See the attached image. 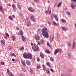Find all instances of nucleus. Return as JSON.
I'll return each mask as SVG.
<instances>
[{"label": "nucleus", "instance_id": "5", "mask_svg": "<svg viewBox=\"0 0 76 76\" xmlns=\"http://www.w3.org/2000/svg\"><path fill=\"white\" fill-rule=\"evenodd\" d=\"M71 6L72 9H75V7H76V3L72 2L71 4Z\"/></svg>", "mask_w": 76, "mask_h": 76}, {"label": "nucleus", "instance_id": "54", "mask_svg": "<svg viewBox=\"0 0 76 76\" xmlns=\"http://www.w3.org/2000/svg\"><path fill=\"white\" fill-rule=\"evenodd\" d=\"M4 38H5V39H7V37H6L5 36L4 37Z\"/></svg>", "mask_w": 76, "mask_h": 76}, {"label": "nucleus", "instance_id": "26", "mask_svg": "<svg viewBox=\"0 0 76 76\" xmlns=\"http://www.w3.org/2000/svg\"><path fill=\"white\" fill-rule=\"evenodd\" d=\"M12 6V8H13V10H15V9H16V6L14 4H13Z\"/></svg>", "mask_w": 76, "mask_h": 76}, {"label": "nucleus", "instance_id": "37", "mask_svg": "<svg viewBox=\"0 0 76 76\" xmlns=\"http://www.w3.org/2000/svg\"><path fill=\"white\" fill-rule=\"evenodd\" d=\"M37 66L38 69H40V65L39 64H37Z\"/></svg>", "mask_w": 76, "mask_h": 76}, {"label": "nucleus", "instance_id": "30", "mask_svg": "<svg viewBox=\"0 0 76 76\" xmlns=\"http://www.w3.org/2000/svg\"><path fill=\"white\" fill-rule=\"evenodd\" d=\"M67 56H68V57H72V55H71V54L70 53H67Z\"/></svg>", "mask_w": 76, "mask_h": 76}, {"label": "nucleus", "instance_id": "31", "mask_svg": "<svg viewBox=\"0 0 76 76\" xmlns=\"http://www.w3.org/2000/svg\"><path fill=\"white\" fill-rule=\"evenodd\" d=\"M48 11L49 12V14L51 13V7H49L48 8Z\"/></svg>", "mask_w": 76, "mask_h": 76}, {"label": "nucleus", "instance_id": "34", "mask_svg": "<svg viewBox=\"0 0 76 76\" xmlns=\"http://www.w3.org/2000/svg\"><path fill=\"white\" fill-rule=\"evenodd\" d=\"M67 14L68 15V16H71V13L69 12H67Z\"/></svg>", "mask_w": 76, "mask_h": 76}, {"label": "nucleus", "instance_id": "60", "mask_svg": "<svg viewBox=\"0 0 76 76\" xmlns=\"http://www.w3.org/2000/svg\"><path fill=\"white\" fill-rule=\"evenodd\" d=\"M12 17L14 18H15V15H12Z\"/></svg>", "mask_w": 76, "mask_h": 76}, {"label": "nucleus", "instance_id": "49", "mask_svg": "<svg viewBox=\"0 0 76 76\" xmlns=\"http://www.w3.org/2000/svg\"><path fill=\"white\" fill-rule=\"evenodd\" d=\"M50 70L51 71V72H52L53 73H54V71H53V69H50Z\"/></svg>", "mask_w": 76, "mask_h": 76}, {"label": "nucleus", "instance_id": "63", "mask_svg": "<svg viewBox=\"0 0 76 76\" xmlns=\"http://www.w3.org/2000/svg\"><path fill=\"white\" fill-rule=\"evenodd\" d=\"M48 13V11H46L45 12V13Z\"/></svg>", "mask_w": 76, "mask_h": 76}, {"label": "nucleus", "instance_id": "14", "mask_svg": "<svg viewBox=\"0 0 76 76\" xmlns=\"http://www.w3.org/2000/svg\"><path fill=\"white\" fill-rule=\"evenodd\" d=\"M21 38L23 41L25 42V41H26V38L23 36L22 35L21 36Z\"/></svg>", "mask_w": 76, "mask_h": 76}, {"label": "nucleus", "instance_id": "52", "mask_svg": "<svg viewBox=\"0 0 76 76\" xmlns=\"http://www.w3.org/2000/svg\"><path fill=\"white\" fill-rule=\"evenodd\" d=\"M34 2H38V0H34Z\"/></svg>", "mask_w": 76, "mask_h": 76}, {"label": "nucleus", "instance_id": "43", "mask_svg": "<svg viewBox=\"0 0 76 76\" xmlns=\"http://www.w3.org/2000/svg\"><path fill=\"white\" fill-rule=\"evenodd\" d=\"M53 24L55 25H56V26H57V23H56L55 22H53Z\"/></svg>", "mask_w": 76, "mask_h": 76}, {"label": "nucleus", "instance_id": "62", "mask_svg": "<svg viewBox=\"0 0 76 76\" xmlns=\"http://www.w3.org/2000/svg\"><path fill=\"white\" fill-rule=\"evenodd\" d=\"M38 45H40V43H39V42H38Z\"/></svg>", "mask_w": 76, "mask_h": 76}, {"label": "nucleus", "instance_id": "32", "mask_svg": "<svg viewBox=\"0 0 76 76\" xmlns=\"http://www.w3.org/2000/svg\"><path fill=\"white\" fill-rule=\"evenodd\" d=\"M9 18L10 20H12V19H13V18L12 17V16H10L9 17Z\"/></svg>", "mask_w": 76, "mask_h": 76}, {"label": "nucleus", "instance_id": "20", "mask_svg": "<svg viewBox=\"0 0 76 76\" xmlns=\"http://www.w3.org/2000/svg\"><path fill=\"white\" fill-rule=\"evenodd\" d=\"M12 39L13 41H15V39H16V37L15 36L13 35L12 36Z\"/></svg>", "mask_w": 76, "mask_h": 76}, {"label": "nucleus", "instance_id": "45", "mask_svg": "<svg viewBox=\"0 0 76 76\" xmlns=\"http://www.w3.org/2000/svg\"><path fill=\"white\" fill-rule=\"evenodd\" d=\"M37 60L38 61H40V59L38 57L37 58Z\"/></svg>", "mask_w": 76, "mask_h": 76}, {"label": "nucleus", "instance_id": "4", "mask_svg": "<svg viewBox=\"0 0 76 76\" xmlns=\"http://www.w3.org/2000/svg\"><path fill=\"white\" fill-rule=\"evenodd\" d=\"M58 53H59L60 54H61V53H62V50L60 48L59 49H57L55 50V51L54 52L55 54H57Z\"/></svg>", "mask_w": 76, "mask_h": 76}, {"label": "nucleus", "instance_id": "10", "mask_svg": "<svg viewBox=\"0 0 76 76\" xmlns=\"http://www.w3.org/2000/svg\"><path fill=\"white\" fill-rule=\"evenodd\" d=\"M28 10L30 12H34V10L33 8H32L31 7H30L28 8Z\"/></svg>", "mask_w": 76, "mask_h": 76}, {"label": "nucleus", "instance_id": "1", "mask_svg": "<svg viewBox=\"0 0 76 76\" xmlns=\"http://www.w3.org/2000/svg\"><path fill=\"white\" fill-rule=\"evenodd\" d=\"M47 29L46 28L44 27L42 29V35H43L44 37L47 38H48V33L47 31Z\"/></svg>", "mask_w": 76, "mask_h": 76}, {"label": "nucleus", "instance_id": "3", "mask_svg": "<svg viewBox=\"0 0 76 76\" xmlns=\"http://www.w3.org/2000/svg\"><path fill=\"white\" fill-rule=\"evenodd\" d=\"M32 48L34 51H38L39 50V47L35 44H34L32 46Z\"/></svg>", "mask_w": 76, "mask_h": 76}, {"label": "nucleus", "instance_id": "39", "mask_svg": "<svg viewBox=\"0 0 76 76\" xmlns=\"http://www.w3.org/2000/svg\"><path fill=\"white\" fill-rule=\"evenodd\" d=\"M47 74H48V75H50V71H49V70H47Z\"/></svg>", "mask_w": 76, "mask_h": 76}, {"label": "nucleus", "instance_id": "36", "mask_svg": "<svg viewBox=\"0 0 76 76\" xmlns=\"http://www.w3.org/2000/svg\"><path fill=\"white\" fill-rule=\"evenodd\" d=\"M45 52L46 53H48V54H50V51H48V50H47L46 51H45Z\"/></svg>", "mask_w": 76, "mask_h": 76}, {"label": "nucleus", "instance_id": "51", "mask_svg": "<svg viewBox=\"0 0 76 76\" xmlns=\"http://www.w3.org/2000/svg\"><path fill=\"white\" fill-rule=\"evenodd\" d=\"M3 9V7H2L1 6H0V10H1Z\"/></svg>", "mask_w": 76, "mask_h": 76}, {"label": "nucleus", "instance_id": "24", "mask_svg": "<svg viewBox=\"0 0 76 76\" xmlns=\"http://www.w3.org/2000/svg\"><path fill=\"white\" fill-rule=\"evenodd\" d=\"M40 55L41 57L42 58H44V54H43V53L41 52L40 53Z\"/></svg>", "mask_w": 76, "mask_h": 76}, {"label": "nucleus", "instance_id": "15", "mask_svg": "<svg viewBox=\"0 0 76 76\" xmlns=\"http://www.w3.org/2000/svg\"><path fill=\"white\" fill-rule=\"evenodd\" d=\"M21 63L23 66L25 67V61H23V60H22Z\"/></svg>", "mask_w": 76, "mask_h": 76}, {"label": "nucleus", "instance_id": "56", "mask_svg": "<svg viewBox=\"0 0 76 76\" xmlns=\"http://www.w3.org/2000/svg\"><path fill=\"white\" fill-rule=\"evenodd\" d=\"M48 23L49 24V25H50V24H51V23L49 21H48Z\"/></svg>", "mask_w": 76, "mask_h": 76}, {"label": "nucleus", "instance_id": "12", "mask_svg": "<svg viewBox=\"0 0 76 76\" xmlns=\"http://www.w3.org/2000/svg\"><path fill=\"white\" fill-rule=\"evenodd\" d=\"M39 36H35V38L36 40L37 41H39Z\"/></svg>", "mask_w": 76, "mask_h": 76}, {"label": "nucleus", "instance_id": "17", "mask_svg": "<svg viewBox=\"0 0 76 76\" xmlns=\"http://www.w3.org/2000/svg\"><path fill=\"white\" fill-rule=\"evenodd\" d=\"M46 64L48 66H49L50 67V68H52V67H51V66L50 65V63L48 62H46Z\"/></svg>", "mask_w": 76, "mask_h": 76}, {"label": "nucleus", "instance_id": "27", "mask_svg": "<svg viewBox=\"0 0 76 76\" xmlns=\"http://www.w3.org/2000/svg\"><path fill=\"white\" fill-rule=\"evenodd\" d=\"M20 35H23V33L22 30H21L20 31Z\"/></svg>", "mask_w": 76, "mask_h": 76}, {"label": "nucleus", "instance_id": "2", "mask_svg": "<svg viewBox=\"0 0 76 76\" xmlns=\"http://www.w3.org/2000/svg\"><path fill=\"white\" fill-rule=\"evenodd\" d=\"M23 57L25 58H29V59H32V55L29 53H24L23 54Z\"/></svg>", "mask_w": 76, "mask_h": 76}, {"label": "nucleus", "instance_id": "9", "mask_svg": "<svg viewBox=\"0 0 76 76\" xmlns=\"http://www.w3.org/2000/svg\"><path fill=\"white\" fill-rule=\"evenodd\" d=\"M1 45H5V42H4V40L2 39L1 40Z\"/></svg>", "mask_w": 76, "mask_h": 76}, {"label": "nucleus", "instance_id": "21", "mask_svg": "<svg viewBox=\"0 0 76 76\" xmlns=\"http://www.w3.org/2000/svg\"><path fill=\"white\" fill-rule=\"evenodd\" d=\"M61 28L62 30H63V31H66L67 30V28H66V27H62Z\"/></svg>", "mask_w": 76, "mask_h": 76}, {"label": "nucleus", "instance_id": "58", "mask_svg": "<svg viewBox=\"0 0 76 76\" xmlns=\"http://www.w3.org/2000/svg\"><path fill=\"white\" fill-rule=\"evenodd\" d=\"M12 60L13 61H15V59L14 58H12Z\"/></svg>", "mask_w": 76, "mask_h": 76}, {"label": "nucleus", "instance_id": "6", "mask_svg": "<svg viewBox=\"0 0 76 76\" xmlns=\"http://www.w3.org/2000/svg\"><path fill=\"white\" fill-rule=\"evenodd\" d=\"M7 69V73L9 76H14L13 74H12V72H10L9 69Z\"/></svg>", "mask_w": 76, "mask_h": 76}, {"label": "nucleus", "instance_id": "8", "mask_svg": "<svg viewBox=\"0 0 76 76\" xmlns=\"http://www.w3.org/2000/svg\"><path fill=\"white\" fill-rule=\"evenodd\" d=\"M28 19H26L25 21L27 23V26H31V23H30V21H28Z\"/></svg>", "mask_w": 76, "mask_h": 76}, {"label": "nucleus", "instance_id": "18", "mask_svg": "<svg viewBox=\"0 0 76 76\" xmlns=\"http://www.w3.org/2000/svg\"><path fill=\"white\" fill-rule=\"evenodd\" d=\"M40 43L41 44H42H42H44V41L43 39H41L40 40Z\"/></svg>", "mask_w": 76, "mask_h": 76}, {"label": "nucleus", "instance_id": "41", "mask_svg": "<svg viewBox=\"0 0 76 76\" xmlns=\"http://www.w3.org/2000/svg\"><path fill=\"white\" fill-rule=\"evenodd\" d=\"M50 59L51 61H54V60H53V58H52V57H51L50 58Z\"/></svg>", "mask_w": 76, "mask_h": 76}, {"label": "nucleus", "instance_id": "59", "mask_svg": "<svg viewBox=\"0 0 76 76\" xmlns=\"http://www.w3.org/2000/svg\"><path fill=\"white\" fill-rule=\"evenodd\" d=\"M34 44H33V43H31V45H32V46Z\"/></svg>", "mask_w": 76, "mask_h": 76}, {"label": "nucleus", "instance_id": "50", "mask_svg": "<svg viewBox=\"0 0 76 76\" xmlns=\"http://www.w3.org/2000/svg\"><path fill=\"white\" fill-rule=\"evenodd\" d=\"M1 64H2V65H4V62H1Z\"/></svg>", "mask_w": 76, "mask_h": 76}, {"label": "nucleus", "instance_id": "38", "mask_svg": "<svg viewBox=\"0 0 76 76\" xmlns=\"http://www.w3.org/2000/svg\"><path fill=\"white\" fill-rule=\"evenodd\" d=\"M22 70L23 72H24L26 73V70L25 68L23 69Z\"/></svg>", "mask_w": 76, "mask_h": 76}, {"label": "nucleus", "instance_id": "22", "mask_svg": "<svg viewBox=\"0 0 76 76\" xmlns=\"http://www.w3.org/2000/svg\"><path fill=\"white\" fill-rule=\"evenodd\" d=\"M17 6H18V7L19 9H21V7L20 6V4H19V3H18L17 4Z\"/></svg>", "mask_w": 76, "mask_h": 76}, {"label": "nucleus", "instance_id": "13", "mask_svg": "<svg viewBox=\"0 0 76 76\" xmlns=\"http://www.w3.org/2000/svg\"><path fill=\"white\" fill-rule=\"evenodd\" d=\"M76 47V43H75V42H73V45H72V49H74Z\"/></svg>", "mask_w": 76, "mask_h": 76}, {"label": "nucleus", "instance_id": "11", "mask_svg": "<svg viewBox=\"0 0 76 76\" xmlns=\"http://www.w3.org/2000/svg\"><path fill=\"white\" fill-rule=\"evenodd\" d=\"M26 64H27V65H28V66H30V65H31V64L30 63V61H29V60H26Z\"/></svg>", "mask_w": 76, "mask_h": 76}, {"label": "nucleus", "instance_id": "61", "mask_svg": "<svg viewBox=\"0 0 76 76\" xmlns=\"http://www.w3.org/2000/svg\"><path fill=\"white\" fill-rule=\"evenodd\" d=\"M16 34H17L18 35H19V32H16Z\"/></svg>", "mask_w": 76, "mask_h": 76}, {"label": "nucleus", "instance_id": "33", "mask_svg": "<svg viewBox=\"0 0 76 76\" xmlns=\"http://www.w3.org/2000/svg\"><path fill=\"white\" fill-rule=\"evenodd\" d=\"M8 49L9 50H12V47L11 46H9L8 47Z\"/></svg>", "mask_w": 76, "mask_h": 76}, {"label": "nucleus", "instance_id": "48", "mask_svg": "<svg viewBox=\"0 0 76 76\" xmlns=\"http://www.w3.org/2000/svg\"><path fill=\"white\" fill-rule=\"evenodd\" d=\"M57 2H56L55 4L54 5L55 7H56V6H57Z\"/></svg>", "mask_w": 76, "mask_h": 76}, {"label": "nucleus", "instance_id": "28", "mask_svg": "<svg viewBox=\"0 0 76 76\" xmlns=\"http://www.w3.org/2000/svg\"><path fill=\"white\" fill-rule=\"evenodd\" d=\"M24 49V47H20L19 50H20V51H22V50H23Z\"/></svg>", "mask_w": 76, "mask_h": 76}, {"label": "nucleus", "instance_id": "47", "mask_svg": "<svg viewBox=\"0 0 76 76\" xmlns=\"http://www.w3.org/2000/svg\"><path fill=\"white\" fill-rule=\"evenodd\" d=\"M12 56H14V57H16V55L15 53H13L12 55Z\"/></svg>", "mask_w": 76, "mask_h": 76}, {"label": "nucleus", "instance_id": "40", "mask_svg": "<svg viewBox=\"0 0 76 76\" xmlns=\"http://www.w3.org/2000/svg\"><path fill=\"white\" fill-rule=\"evenodd\" d=\"M5 34L6 36V37H9V34H7V33H5Z\"/></svg>", "mask_w": 76, "mask_h": 76}, {"label": "nucleus", "instance_id": "42", "mask_svg": "<svg viewBox=\"0 0 76 76\" xmlns=\"http://www.w3.org/2000/svg\"><path fill=\"white\" fill-rule=\"evenodd\" d=\"M71 45V43L69 42L68 43V46H69V47H70Z\"/></svg>", "mask_w": 76, "mask_h": 76}, {"label": "nucleus", "instance_id": "44", "mask_svg": "<svg viewBox=\"0 0 76 76\" xmlns=\"http://www.w3.org/2000/svg\"><path fill=\"white\" fill-rule=\"evenodd\" d=\"M71 1H72V2L74 1V2H75V3H76L75 4H76V0H72Z\"/></svg>", "mask_w": 76, "mask_h": 76}, {"label": "nucleus", "instance_id": "7", "mask_svg": "<svg viewBox=\"0 0 76 76\" xmlns=\"http://www.w3.org/2000/svg\"><path fill=\"white\" fill-rule=\"evenodd\" d=\"M30 18L33 22H35V18H34V17L32 16H30Z\"/></svg>", "mask_w": 76, "mask_h": 76}, {"label": "nucleus", "instance_id": "35", "mask_svg": "<svg viewBox=\"0 0 76 76\" xmlns=\"http://www.w3.org/2000/svg\"><path fill=\"white\" fill-rule=\"evenodd\" d=\"M61 21L62 22H63V23L66 22V20H65L64 19H61Z\"/></svg>", "mask_w": 76, "mask_h": 76}, {"label": "nucleus", "instance_id": "57", "mask_svg": "<svg viewBox=\"0 0 76 76\" xmlns=\"http://www.w3.org/2000/svg\"><path fill=\"white\" fill-rule=\"evenodd\" d=\"M13 1L14 3H16V1L15 0H13Z\"/></svg>", "mask_w": 76, "mask_h": 76}, {"label": "nucleus", "instance_id": "64", "mask_svg": "<svg viewBox=\"0 0 76 76\" xmlns=\"http://www.w3.org/2000/svg\"><path fill=\"white\" fill-rule=\"evenodd\" d=\"M4 11H5V12H7V10H6V9H4Z\"/></svg>", "mask_w": 76, "mask_h": 76}, {"label": "nucleus", "instance_id": "46", "mask_svg": "<svg viewBox=\"0 0 76 76\" xmlns=\"http://www.w3.org/2000/svg\"><path fill=\"white\" fill-rule=\"evenodd\" d=\"M47 45H48V47H50V44L49 42H47Z\"/></svg>", "mask_w": 76, "mask_h": 76}, {"label": "nucleus", "instance_id": "23", "mask_svg": "<svg viewBox=\"0 0 76 76\" xmlns=\"http://www.w3.org/2000/svg\"><path fill=\"white\" fill-rule=\"evenodd\" d=\"M42 67H43V69L44 71H45V69H46V68L45 67V66L44 64L42 65Z\"/></svg>", "mask_w": 76, "mask_h": 76}, {"label": "nucleus", "instance_id": "19", "mask_svg": "<svg viewBox=\"0 0 76 76\" xmlns=\"http://www.w3.org/2000/svg\"><path fill=\"white\" fill-rule=\"evenodd\" d=\"M50 39L51 41H53L54 39V35H51L50 37Z\"/></svg>", "mask_w": 76, "mask_h": 76}, {"label": "nucleus", "instance_id": "16", "mask_svg": "<svg viewBox=\"0 0 76 76\" xmlns=\"http://www.w3.org/2000/svg\"><path fill=\"white\" fill-rule=\"evenodd\" d=\"M54 18H55L56 20V21H58V18H57V15H54Z\"/></svg>", "mask_w": 76, "mask_h": 76}, {"label": "nucleus", "instance_id": "53", "mask_svg": "<svg viewBox=\"0 0 76 76\" xmlns=\"http://www.w3.org/2000/svg\"><path fill=\"white\" fill-rule=\"evenodd\" d=\"M16 29H17V30H19V29H20L18 27H17L16 28Z\"/></svg>", "mask_w": 76, "mask_h": 76}, {"label": "nucleus", "instance_id": "25", "mask_svg": "<svg viewBox=\"0 0 76 76\" xmlns=\"http://www.w3.org/2000/svg\"><path fill=\"white\" fill-rule=\"evenodd\" d=\"M30 71L31 75H33V74H34V73L33 72V70L31 69H30Z\"/></svg>", "mask_w": 76, "mask_h": 76}, {"label": "nucleus", "instance_id": "29", "mask_svg": "<svg viewBox=\"0 0 76 76\" xmlns=\"http://www.w3.org/2000/svg\"><path fill=\"white\" fill-rule=\"evenodd\" d=\"M61 2H60L58 4V5L57 6L58 8H59V7L61 6Z\"/></svg>", "mask_w": 76, "mask_h": 76}, {"label": "nucleus", "instance_id": "55", "mask_svg": "<svg viewBox=\"0 0 76 76\" xmlns=\"http://www.w3.org/2000/svg\"><path fill=\"white\" fill-rule=\"evenodd\" d=\"M1 12H2V13H4V12L3 11V10H1Z\"/></svg>", "mask_w": 76, "mask_h": 76}]
</instances>
